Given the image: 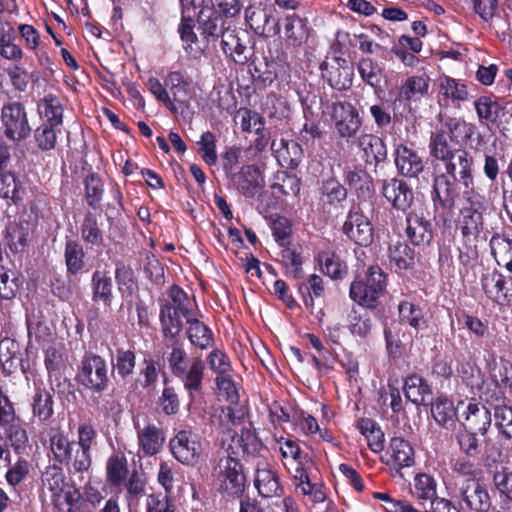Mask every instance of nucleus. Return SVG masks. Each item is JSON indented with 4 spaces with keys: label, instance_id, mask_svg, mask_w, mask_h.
I'll return each instance as SVG.
<instances>
[{
    "label": "nucleus",
    "instance_id": "57",
    "mask_svg": "<svg viewBox=\"0 0 512 512\" xmlns=\"http://www.w3.org/2000/svg\"><path fill=\"white\" fill-rule=\"evenodd\" d=\"M437 481L427 473H418L414 477V491L419 504L424 508L431 501L439 496L437 495Z\"/></svg>",
    "mask_w": 512,
    "mask_h": 512
},
{
    "label": "nucleus",
    "instance_id": "4",
    "mask_svg": "<svg viewBox=\"0 0 512 512\" xmlns=\"http://www.w3.org/2000/svg\"><path fill=\"white\" fill-rule=\"evenodd\" d=\"M456 167H447L443 172L436 173L432 179L430 197L434 208V220L442 226H449L460 199L459 176Z\"/></svg>",
    "mask_w": 512,
    "mask_h": 512
},
{
    "label": "nucleus",
    "instance_id": "29",
    "mask_svg": "<svg viewBox=\"0 0 512 512\" xmlns=\"http://www.w3.org/2000/svg\"><path fill=\"white\" fill-rule=\"evenodd\" d=\"M357 146L362 151V158L370 166L377 167L387 159V146L385 141L372 133L362 134L358 137Z\"/></svg>",
    "mask_w": 512,
    "mask_h": 512
},
{
    "label": "nucleus",
    "instance_id": "3",
    "mask_svg": "<svg viewBox=\"0 0 512 512\" xmlns=\"http://www.w3.org/2000/svg\"><path fill=\"white\" fill-rule=\"evenodd\" d=\"M430 156L442 161L444 169L459 166V181L464 187L474 183V158L466 149L459 148L442 129L431 133L428 144Z\"/></svg>",
    "mask_w": 512,
    "mask_h": 512
},
{
    "label": "nucleus",
    "instance_id": "16",
    "mask_svg": "<svg viewBox=\"0 0 512 512\" xmlns=\"http://www.w3.org/2000/svg\"><path fill=\"white\" fill-rule=\"evenodd\" d=\"M406 241L414 247L428 246L434 239V228L423 212L410 210L405 213Z\"/></svg>",
    "mask_w": 512,
    "mask_h": 512
},
{
    "label": "nucleus",
    "instance_id": "33",
    "mask_svg": "<svg viewBox=\"0 0 512 512\" xmlns=\"http://www.w3.org/2000/svg\"><path fill=\"white\" fill-rule=\"evenodd\" d=\"M135 428L137 430L139 454L143 456L158 454L165 441L163 430L154 424H149L144 428L136 425Z\"/></svg>",
    "mask_w": 512,
    "mask_h": 512
},
{
    "label": "nucleus",
    "instance_id": "56",
    "mask_svg": "<svg viewBox=\"0 0 512 512\" xmlns=\"http://www.w3.org/2000/svg\"><path fill=\"white\" fill-rule=\"evenodd\" d=\"M317 260L322 273L333 280H342L348 275L347 264L334 252H319Z\"/></svg>",
    "mask_w": 512,
    "mask_h": 512
},
{
    "label": "nucleus",
    "instance_id": "47",
    "mask_svg": "<svg viewBox=\"0 0 512 512\" xmlns=\"http://www.w3.org/2000/svg\"><path fill=\"white\" fill-rule=\"evenodd\" d=\"M459 148L465 147L475 133V125L462 118H448L441 127Z\"/></svg>",
    "mask_w": 512,
    "mask_h": 512
},
{
    "label": "nucleus",
    "instance_id": "48",
    "mask_svg": "<svg viewBox=\"0 0 512 512\" xmlns=\"http://www.w3.org/2000/svg\"><path fill=\"white\" fill-rule=\"evenodd\" d=\"M189 326L186 330L187 338L190 343L201 350H206L214 346V334L210 327L197 318L188 319Z\"/></svg>",
    "mask_w": 512,
    "mask_h": 512
},
{
    "label": "nucleus",
    "instance_id": "7",
    "mask_svg": "<svg viewBox=\"0 0 512 512\" xmlns=\"http://www.w3.org/2000/svg\"><path fill=\"white\" fill-rule=\"evenodd\" d=\"M0 130L3 137L14 144H20L31 136L33 130L23 102L10 100L2 105Z\"/></svg>",
    "mask_w": 512,
    "mask_h": 512
},
{
    "label": "nucleus",
    "instance_id": "25",
    "mask_svg": "<svg viewBox=\"0 0 512 512\" xmlns=\"http://www.w3.org/2000/svg\"><path fill=\"white\" fill-rule=\"evenodd\" d=\"M432 418L441 428L454 431L458 423V406L446 394H438L430 402Z\"/></svg>",
    "mask_w": 512,
    "mask_h": 512
},
{
    "label": "nucleus",
    "instance_id": "17",
    "mask_svg": "<svg viewBox=\"0 0 512 512\" xmlns=\"http://www.w3.org/2000/svg\"><path fill=\"white\" fill-rule=\"evenodd\" d=\"M228 180L245 198L261 196L265 187L264 174L255 164L243 165L237 173L232 175Z\"/></svg>",
    "mask_w": 512,
    "mask_h": 512
},
{
    "label": "nucleus",
    "instance_id": "22",
    "mask_svg": "<svg viewBox=\"0 0 512 512\" xmlns=\"http://www.w3.org/2000/svg\"><path fill=\"white\" fill-rule=\"evenodd\" d=\"M41 488L50 493V501L55 510L62 512V492L68 486L63 468L57 464H49L41 474Z\"/></svg>",
    "mask_w": 512,
    "mask_h": 512
},
{
    "label": "nucleus",
    "instance_id": "38",
    "mask_svg": "<svg viewBox=\"0 0 512 512\" xmlns=\"http://www.w3.org/2000/svg\"><path fill=\"white\" fill-rule=\"evenodd\" d=\"M182 315L175 312L170 304H161L159 321L161 326L162 342L181 339L180 333L183 330Z\"/></svg>",
    "mask_w": 512,
    "mask_h": 512
},
{
    "label": "nucleus",
    "instance_id": "27",
    "mask_svg": "<svg viewBox=\"0 0 512 512\" xmlns=\"http://www.w3.org/2000/svg\"><path fill=\"white\" fill-rule=\"evenodd\" d=\"M430 77L426 73L408 76L398 90L396 100L410 105L428 95Z\"/></svg>",
    "mask_w": 512,
    "mask_h": 512
},
{
    "label": "nucleus",
    "instance_id": "31",
    "mask_svg": "<svg viewBox=\"0 0 512 512\" xmlns=\"http://www.w3.org/2000/svg\"><path fill=\"white\" fill-rule=\"evenodd\" d=\"M0 363L6 375H12L19 369L26 373L27 367L24 365L19 342L11 338L0 341Z\"/></svg>",
    "mask_w": 512,
    "mask_h": 512
},
{
    "label": "nucleus",
    "instance_id": "36",
    "mask_svg": "<svg viewBox=\"0 0 512 512\" xmlns=\"http://www.w3.org/2000/svg\"><path fill=\"white\" fill-rule=\"evenodd\" d=\"M76 447V442L70 440L68 435L61 429H51L49 433V450L53 464L63 466Z\"/></svg>",
    "mask_w": 512,
    "mask_h": 512
},
{
    "label": "nucleus",
    "instance_id": "32",
    "mask_svg": "<svg viewBox=\"0 0 512 512\" xmlns=\"http://www.w3.org/2000/svg\"><path fill=\"white\" fill-rule=\"evenodd\" d=\"M391 459L387 465L393 466L395 470L392 475H402L401 470L405 467H411L415 463L414 449L409 441L402 437H392L389 443Z\"/></svg>",
    "mask_w": 512,
    "mask_h": 512
},
{
    "label": "nucleus",
    "instance_id": "10",
    "mask_svg": "<svg viewBox=\"0 0 512 512\" xmlns=\"http://www.w3.org/2000/svg\"><path fill=\"white\" fill-rule=\"evenodd\" d=\"M327 113L334 123L341 139H350L357 135L362 127L358 109L350 102L334 101L327 103Z\"/></svg>",
    "mask_w": 512,
    "mask_h": 512
},
{
    "label": "nucleus",
    "instance_id": "12",
    "mask_svg": "<svg viewBox=\"0 0 512 512\" xmlns=\"http://www.w3.org/2000/svg\"><path fill=\"white\" fill-rule=\"evenodd\" d=\"M481 288L485 296L499 306H512V273L505 275L497 269L483 273Z\"/></svg>",
    "mask_w": 512,
    "mask_h": 512
},
{
    "label": "nucleus",
    "instance_id": "63",
    "mask_svg": "<svg viewBox=\"0 0 512 512\" xmlns=\"http://www.w3.org/2000/svg\"><path fill=\"white\" fill-rule=\"evenodd\" d=\"M113 371H116L120 379L129 378L136 367V354L132 349L117 348L115 357L111 358Z\"/></svg>",
    "mask_w": 512,
    "mask_h": 512
},
{
    "label": "nucleus",
    "instance_id": "54",
    "mask_svg": "<svg viewBox=\"0 0 512 512\" xmlns=\"http://www.w3.org/2000/svg\"><path fill=\"white\" fill-rule=\"evenodd\" d=\"M474 107L480 123L495 124L503 110L493 94L481 95L474 101Z\"/></svg>",
    "mask_w": 512,
    "mask_h": 512
},
{
    "label": "nucleus",
    "instance_id": "49",
    "mask_svg": "<svg viewBox=\"0 0 512 512\" xmlns=\"http://www.w3.org/2000/svg\"><path fill=\"white\" fill-rule=\"evenodd\" d=\"M115 281L123 298L132 297L139 291L134 270L130 265L120 260L115 263Z\"/></svg>",
    "mask_w": 512,
    "mask_h": 512
},
{
    "label": "nucleus",
    "instance_id": "6",
    "mask_svg": "<svg viewBox=\"0 0 512 512\" xmlns=\"http://www.w3.org/2000/svg\"><path fill=\"white\" fill-rule=\"evenodd\" d=\"M464 204L460 209L459 230L461 238L478 241L484 228V213L488 208V201L484 194L474 187V183L464 187Z\"/></svg>",
    "mask_w": 512,
    "mask_h": 512
},
{
    "label": "nucleus",
    "instance_id": "11",
    "mask_svg": "<svg viewBox=\"0 0 512 512\" xmlns=\"http://www.w3.org/2000/svg\"><path fill=\"white\" fill-rule=\"evenodd\" d=\"M347 238L359 246L367 247L374 239V228L364 214L360 203H353L341 228Z\"/></svg>",
    "mask_w": 512,
    "mask_h": 512
},
{
    "label": "nucleus",
    "instance_id": "45",
    "mask_svg": "<svg viewBox=\"0 0 512 512\" xmlns=\"http://www.w3.org/2000/svg\"><path fill=\"white\" fill-rule=\"evenodd\" d=\"M106 482L115 488L120 487L131 474L126 456L121 453L111 454L106 461Z\"/></svg>",
    "mask_w": 512,
    "mask_h": 512
},
{
    "label": "nucleus",
    "instance_id": "23",
    "mask_svg": "<svg viewBox=\"0 0 512 512\" xmlns=\"http://www.w3.org/2000/svg\"><path fill=\"white\" fill-rule=\"evenodd\" d=\"M394 162L398 173L406 178H418L426 166V162L418 151L403 143L395 148Z\"/></svg>",
    "mask_w": 512,
    "mask_h": 512
},
{
    "label": "nucleus",
    "instance_id": "59",
    "mask_svg": "<svg viewBox=\"0 0 512 512\" xmlns=\"http://www.w3.org/2000/svg\"><path fill=\"white\" fill-rule=\"evenodd\" d=\"M159 413L165 416H175L180 412L181 400L176 388L169 384L168 379L163 381V390L156 400Z\"/></svg>",
    "mask_w": 512,
    "mask_h": 512
},
{
    "label": "nucleus",
    "instance_id": "1",
    "mask_svg": "<svg viewBox=\"0 0 512 512\" xmlns=\"http://www.w3.org/2000/svg\"><path fill=\"white\" fill-rule=\"evenodd\" d=\"M224 434L230 440L225 444L222 439L223 453L213 467L214 487L223 498L241 499L249 483L248 469L240 456L258 457L264 445L256 431L251 428L243 427L240 434L228 428Z\"/></svg>",
    "mask_w": 512,
    "mask_h": 512
},
{
    "label": "nucleus",
    "instance_id": "43",
    "mask_svg": "<svg viewBox=\"0 0 512 512\" xmlns=\"http://www.w3.org/2000/svg\"><path fill=\"white\" fill-rule=\"evenodd\" d=\"M489 246L497 265L512 273V239L505 233L495 232L490 238Z\"/></svg>",
    "mask_w": 512,
    "mask_h": 512
},
{
    "label": "nucleus",
    "instance_id": "52",
    "mask_svg": "<svg viewBox=\"0 0 512 512\" xmlns=\"http://www.w3.org/2000/svg\"><path fill=\"white\" fill-rule=\"evenodd\" d=\"M84 200L93 210L100 208L105 193V184L96 172L88 173L83 179Z\"/></svg>",
    "mask_w": 512,
    "mask_h": 512
},
{
    "label": "nucleus",
    "instance_id": "9",
    "mask_svg": "<svg viewBox=\"0 0 512 512\" xmlns=\"http://www.w3.org/2000/svg\"><path fill=\"white\" fill-rule=\"evenodd\" d=\"M456 496L459 498L461 511L489 512L492 507L488 489L479 478L463 479L457 484Z\"/></svg>",
    "mask_w": 512,
    "mask_h": 512
},
{
    "label": "nucleus",
    "instance_id": "64",
    "mask_svg": "<svg viewBox=\"0 0 512 512\" xmlns=\"http://www.w3.org/2000/svg\"><path fill=\"white\" fill-rule=\"evenodd\" d=\"M478 435L479 433L464 428L458 430L455 435L460 452L467 458L477 459L481 453V441Z\"/></svg>",
    "mask_w": 512,
    "mask_h": 512
},
{
    "label": "nucleus",
    "instance_id": "13",
    "mask_svg": "<svg viewBox=\"0 0 512 512\" xmlns=\"http://www.w3.org/2000/svg\"><path fill=\"white\" fill-rule=\"evenodd\" d=\"M245 21L253 32L262 37L270 38L280 33L279 20L274 10L267 4H251L245 9Z\"/></svg>",
    "mask_w": 512,
    "mask_h": 512
},
{
    "label": "nucleus",
    "instance_id": "28",
    "mask_svg": "<svg viewBox=\"0 0 512 512\" xmlns=\"http://www.w3.org/2000/svg\"><path fill=\"white\" fill-rule=\"evenodd\" d=\"M492 418L490 410L483 404L470 401L464 413L462 428L485 436L491 426Z\"/></svg>",
    "mask_w": 512,
    "mask_h": 512
},
{
    "label": "nucleus",
    "instance_id": "42",
    "mask_svg": "<svg viewBox=\"0 0 512 512\" xmlns=\"http://www.w3.org/2000/svg\"><path fill=\"white\" fill-rule=\"evenodd\" d=\"M405 397L413 404L428 405L427 399L432 395V388L428 382L418 374L408 375L404 379Z\"/></svg>",
    "mask_w": 512,
    "mask_h": 512
},
{
    "label": "nucleus",
    "instance_id": "46",
    "mask_svg": "<svg viewBox=\"0 0 512 512\" xmlns=\"http://www.w3.org/2000/svg\"><path fill=\"white\" fill-rule=\"evenodd\" d=\"M101 226L102 223L94 212L85 213L80 225V235L86 245L97 248L104 246V231Z\"/></svg>",
    "mask_w": 512,
    "mask_h": 512
},
{
    "label": "nucleus",
    "instance_id": "60",
    "mask_svg": "<svg viewBox=\"0 0 512 512\" xmlns=\"http://www.w3.org/2000/svg\"><path fill=\"white\" fill-rule=\"evenodd\" d=\"M86 254L83 246L76 240H68L65 243L64 259L67 273L77 275L86 264Z\"/></svg>",
    "mask_w": 512,
    "mask_h": 512
},
{
    "label": "nucleus",
    "instance_id": "14",
    "mask_svg": "<svg viewBox=\"0 0 512 512\" xmlns=\"http://www.w3.org/2000/svg\"><path fill=\"white\" fill-rule=\"evenodd\" d=\"M381 194L391 207L407 213L415 201L412 187L403 179L392 177L381 181Z\"/></svg>",
    "mask_w": 512,
    "mask_h": 512
},
{
    "label": "nucleus",
    "instance_id": "19",
    "mask_svg": "<svg viewBox=\"0 0 512 512\" xmlns=\"http://www.w3.org/2000/svg\"><path fill=\"white\" fill-rule=\"evenodd\" d=\"M249 43L250 38L246 31L238 30L236 27L231 26L218 45L226 57L233 60L236 64L244 65L253 54L248 46Z\"/></svg>",
    "mask_w": 512,
    "mask_h": 512
},
{
    "label": "nucleus",
    "instance_id": "58",
    "mask_svg": "<svg viewBox=\"0 0 512 512\" xmlns=\"http://www.w3.org/2000/svg\"><path fill=\"white\" fill-rule=\"evenodd\" d=\"M309 36L306 19L297 14L288 15L285 18V37L289 45L301 46Z\"/></svg>",
    "mask_w": 512,
    "mask_h": 512
},
{
    "label": "nucleus",
    "instance_id": "51",
    "mask_svg": "<svg viewBox=\"0 0 512 512\" xmlns=\"http://www.w3.org/2000/svg\"><path fill=\"white\" fill-rule=\"evenodd\" d=\"M92 300L111 306L113 300V283L106 271L95 270L91 277Z\"/></svg>",
    "mask_w": 512,
    "mask_h": 512
},
{
    "label": "nucleus",
    "instance_id": "35",
    "mask_svg": "<svg viewBox=\"0 0 512 512\" xmlns=\"http://www.w3.org/2000/svg\"><path fill=\"white\" fill-rule=\"evenodd\" d=\"M390 264L396 272L412 270L416 266V252L408 241H396L388 247Z\"/></svg>",
    "mask_w": 512,
    "mask_h": 512
},
{
    "label": "nucleus",
    "instance_id": "61",
    "mask_svg": "<svg viewBox=\"0 0 512 512\" xmlns=\"http://www.w3.org/2000/svg\"><path fill=\"white\" fill-rule=\"evenodd\" d=\"M29 225L25 222H13L6 227L5 239L12 253L23 252L28 246Z\"/></svg>",
    "mask_w": 512,
    "mask_h": 512
},
{
    "label": "nucleus",
    "instance_id": "50",
    "mask_svg": "<svg viewBox=\"0 0 512 512\" xmlns=\"http://www.w3.org/2000/svg\"><path fill=\"white\" fill-rule=\"evenodd\" d=\"M358 73L367 85L373 88L374 94L379 96L384 92L382 78L383 70L369 57L361 58L357 63Z\"/></svg>",
    "mask_w": 512,
    "mask_h": 512
},
{
    "label": "nucleus",
    "instance_id": "39",
    "mask_svg": "<svg viewBox=\"0 0 512 512\" xmlns=\"http://www.w3.org/2000/svg\"><path fill=\"white\" fill-rule=\"evenodd\" d=\"M15 39L16 34L12 24L0 17V56L8 61L20 62L24 53L15 43Z\"/></svg>",
    "mask_w": 512,
    "mask_h": 512
},
{
    "label": "nucleus",
    "instance_id": "34",
    "mask_svg": "<svg viewBox=\"0 0 512 512\" xmlns=\"http://www.w3.org/2000/svg\"><path fill=\"white\" fill-rule=\"evenodd\" d=\"M457 274L462 280L474 272L479 260L478 241L461 239L457 247Z\"/></svg>",
    "mask_w": 512,
    "mask_h": 512
},
{
    "label": "nucleus",
    "instance_id": "40",
    "mask_svg": "<svg viewBox=\"0 0 512 512\" xmlns=\"http://www.w3.org/2000/svg\"><path fill=\"white\" fill-rule=\"evenodd\" d=\"M32 415L39 423H47L54 415L52 393L43 386H35L31 399Z\"/></svg>",
    "mask_w": 512,
    "mask_h": 512
},
{
    "label": "nucleus",
    "instance_id": "2",
    "mask_svg": "<svg viewBox=\"0 0 512 512\" xmlns=\"http://www.w3.org/2000/svg\"><path fill=\"white\" fill-rule=\"evenodd\" d=\"M162 358L171 374L179 379L188 393L190 404L203 388L205 364L201 358L191 360L182 339L162 342Z\"/></svg>",
    "mask_w": 512,
    "mask_h": 512
},
{
    "label": "nucleus",
    "instance_id": "26",
    "mask_svg": "<svg viewBox=\"0 0 512 512\" xmlns=\"http://www.w3.org/2000/svg\"><path fill=\"white\" fill-rule=\"evenodd\" d=\"M44 364L47 369L49 378L54 377L55 381H57L56 387H52L53 391H57L58 394L65 393V389L67 388V393H74V387L70 380L66 377H62L61 371L65 366L63 353L54 346H49L45 352Z\"/></svg>",
    "mask_w": 512,
    "mask_h": 512
},
{
    "label": "nucleus",
    "instance_id": "55",
    "mask_svg": "<svg viewBox=\"0 0 512 512\" xmlns=\"http://www.w3.org/2000/svg\"><path fill=\"white\" fill-rule=\"evenodd\" d=\"M42 122L63 126L64 108L60 99L54 94H46L38 104Z\"/></svg>",
    "mask_w": 512,
    "mask_h": 512
},
{
    "label": "nucleus",
    "instance_id": "30",
    "mask_svg": "<svg viewBox=\"0 0 512 512\" xmlns=\"http://www.w3.org/2000/svg\"><path fill=\"white\" fill-rule=\"evenodd\" d=\"M271 150L279 165L283 168L296 169L301 163L303 150L301 145L293 140L281 138L273 140Z\"/></svg>",
    "mask_w": 512,
    "mask_h": 512
},
{
    "label": "nucleus",
    "instance_id": "24",
    "mask_svg": "<svg viewBox=\"0 0 512 512\" xmlns=\"http://www.w3.org/2000/svg\"><path fill=\"white\" fill-rule=\"evenodd\" d=\"M344 185L354 191L360 201L370 200L375 194V186L372 176L358 166H346L343 169Z\"/></svg>",
    "mask_w": 512,
    "mask_h": 512
},
{
    "label": "nucleus",
    "instance_id": "5",
    "mask_svg": "<svg viewBox=\"0 0 512 512\" xmlns=\"http://www.w3.org/2000/svg\"><path fill=\"white\" fill-rule=\"evenodd\" d=\"M387 288V274L378 265H371L364 274H357L349 287V297L359 306L374 310Z\"/></svg>",
    "mask_w": 512,
    "mask_h": 512
},
{
    "label": "nucleus",
    "instance_id": "15",
    "mask_svg": "<svg viewBox=\"0 0 512 512\" xmlns=\"http://www.w3.org/2000/svg\"><path fill=\"white\" fill-rule=\"evenodd\" d=\"M321 77L330 87L338 91L351 88L354 77V67L346 59L334 57L332 61H323L320 64Z\"/></svg>",
    "mask_w": 512,
    "mask_h": 512
},
{
    "label": "nucleus",
    "instance_id": "18",
    "mask_svg": "<svg viewBox=\"0 0 512 512\" xmlns=\"http://www.w3.org/2000/svg\"><path fill=\"white\" fill-rule=\"evenodd\" d=\"M164 84L169 89L171 103L174 109H170L173 114L185 115L190 110L192 91L190 82L180 71H171L164 78Z\"/></svg>",
    "mask_w": 512,
    "mask_h": 512
},
{
    "label": "nucleus",
    "instance_id": "53",
    "mask_svg": "<svg viewBox=\"0 0 512 512\" xmlns=\"http://www.w3.org/2000/svg\"><path fill=\"white\" fill-rule=\"evenodd\" d=\"M439 95L453 103H462L469 100V91L465 82L448 75L439 78Z\"/></svg>",
    "mask_w": 512,
    "mask_h": 512
},
{
    "label": "nucleus",
    "instance_id": "20",
    "mask_svg": "<svg viewBox=\"0 0 512 512\" xmlns=\"http://www.w3.org/2000/svg\"><path fill=\"white\" fill-rule=\"evenodd\" d=\"M198 30L200 35L206 40L207 44L216 48L220 40L231 28V25L220 13L212 7H206L199 10Z\"/></svg>",
    "mask_w": 512,
    "mask_h": 512
},
{
    "label": "nucleus",
    "instance_id": "21",
    "mask_svg": "<svg viewBox=\"0 0 512 512\" xmlns=\"http://www.w3.org/2000/svg\"><path fill=\"white\" fill-rule=\"evenodd\" d=\"M170 450L177 461L193 466L200 459L202 445L195 433L181 430L170 440Z\"/></svg>",
    "mask_w": 512,
    "mask_h": 512
},
{
    "label": "nucleus",
    "instance_id": "8",
    "mask_svg": "<svg viewBox=\"0 0 512 512\" xmlns=\"http://www.w3.org/2000/svg\"><path fill=\"white\" fill-rule=\"evenodd\" d=\"M75 380L93 393L105 392L110 384L106 360L91 351L85 352L81 358Z\"/></svg>",
    "mask_w": 512,
    "mask_h": 512
},
{
    "label": "nucleus",
    "instance_id": "44",
    "mask_svg": "<svg viewBox=\"0 0 512 512\" xmlns=\"http://www.w3.org/2000/svg\"><path fill=\"white\" fill-rule=\"evenodd\" d=\"M399 322L408 325L416 331L427 328V319L423 308L410 300H401L398 304Z\"/></svg>",
    "mask_w": 512,
    "mask_h": 512
},
{
    "label": "nucleus",
    "instance_id": "41",
    "mask_svg": "<svg viewBox=\"0 0 512 512\" xmlns=\"http://www.w3.org/2000/svg\"><path fill=\"white\" fill-rule=\"evenodd\" d=\"M254 485L258 493L265 498L280 496L284 491L277 471L269 468L256 469Z\"/></svg>",
    "mask_w": 512,
    "mask_h": 512
},
{
    "label": "nucleus",
    "instance_id": "37",
    "mask_svg": "<svg viewBox=\"0 0 512 512\" xmlns=\"http://www.w3.org/2000/svg\"><path fill=\"white\" fill-rule=\"evenodd\" d=\"M320 200L329 207H343L348 197V188L336 176L322 179L319 187Z\"/></svg>",
    "mask_w": 512,
    "mask_h": 512
},
{
    "label": "nucleus",
    "instance_id": "62",
    "mask_svg": "<svg viewBox=\"0 0 512 512\" xmlns=\"http://www.w3.org/2000/svg\"><path fill=\"white\" fill-rule=\"evenodd\" d=\"M298 95L305 120L318 117L320 110H322V114L327 113V103L330 102L326 96H322L314 91L299 92Z\"/></svg>",
    "mask_w": 512,
    "mask_h": 512
}]
</instances>
